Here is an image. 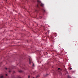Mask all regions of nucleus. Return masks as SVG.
Segmentation results:
<instances>
[{
    "instance_id": "17",
    "label": "nucleus",
    "mask_w": 78,
    "mask_h": 78,
    "mask_svg": "<svg viewBox=\"0 0 78 78\" xmlns=\"http://www.w3.org/2000/svg\"><path fill=\"white\" fill-rule=\"evenodd\" d=\"M5 76H8V74H5Z\"/></svg>"
},
{
    "instance_id": "16",
    "label": "nucleus",
    "mask_w": 78,
    "mask_h": 78,
    "mask_svg": "<svg viewBox=\"0 0 78 78\" xmlns=\"http://www.w3.org/2000/svg\"><path fill=\"white\" fill-rule=\"evenodd\" d=\"M54 34H55V36H56V33H54Z\"/></svg>"
},
{
    "instance_id": "26",
    "label": "nucleus",
    "mask_w": 78,
    "mask_h": 78,
    "mask_svg": "<svg viewBox=\"0 0 78 78\" xmlns=\"http://www.w3.org/2000/svg\"><path fill=\"white\" fill-rule=\"evenodd\" d=\"M47 34V33H46L45 34Z\"/></svg>"
},
{
    "instance_id": "2",
    "label": "nucleus",
    "mask_w": 78,
    "mask_h": 78,
    "mask_svg": "<svg viewBox=\"0 0 78 78\" xmlns=\"http://www.w3.org/2000/svg\"><path fill=\"white\" fill-rule=\"evenodd\" d=\"M42 11L43 12H45V9H42Z\"/></svg>"
},
{
    "instance_id": "24",
    "label": "nucleus",
    "mask_w": 78,
    "mask_h": 78,
    "mask_svg": "<svg viewBox=\"0 0 78 78\" xmlns=\"http://www.w3.org/2000/svg\"><path fill=\"white\" fill-rule=\"evenodd\" d=\"M36 12H37V11H36Z\"/></svg>"
},
{
    "instance_id": "13",
    "label": "nucleus",
    "mask_w": 78,
    "mask_h": 78,
    "mask_svg": "<svg viewBox=\"0 0 78 78\" xmlns=\"http://www.w3.org/2000/svg\"><path fill=\"white\" fill-rule=\"evenodd\" d=\"M30 78V76H28V78Z\"/></svg>"
},
{
    "instance_id": "1",
    "label": "nucleus",
    "mask_w": 78,
    "mask_h": 78,
    "mask_svg": "<svg viewBox=\"0 0 78 78\" xmlns=\"http://www.w3.org/2000/svg\"><path fill=\"white\" fill-rule=\"evenodd\" d=\"M37 2L38 3V4H40L41 6H42V7H43L44 6V4L41 3V2L40 1L37 0Z\"/></svg>"
},
{
    "instance_id": "3",
    "label": "nucleus",
    "mask_w": 78,
    "mask_h": 78,
    "mask_svg": "<svg viewBox=\"0 0 78 78\" xmlns=\"http://www.w3.org/2000/svg\"><path fill=\"white\" fill-rule=\"evenodd\" d=\"M29 64H31V62H32V61L29 58Z\"/></svg>"
},
{
    "instance_id": "11",
    "label": "nucleus",
    "mask_w": 78,
    "mask_h": 78,
    "mask_svg": "<svg viewBox=\"0 0 78 78\" xmlns=\"http://www.w3.org/2000/svg\"><path fill=\"white\" fill-rule=\"evenodd\" d=\"M47 75H48V74H46L44 76H47Z\"/></svg>"
},
{
    "instance_id": "25",
    "label": "nucleus",
    "mask_w": 78,
    "mask_h": 78,
    "mask_svg": "<svg viewBox=\"0 0 78 78\" xmlns=\"http://www.w3.org/2000/svg\"><path fill=\"white\" fill-rule=\"evenodd\" d=\"M33 78H34V77H33Z\"/></svg>"
},
{
    "instance_id": "18",
    "label": "nucleus",
    "mask_w": 78,
    "mask_h": 78,
    "mask_svg": "<svg viewBox=\"0 0 78 78\" xmlns=\"http://www.w3.org/2000/svg\"><path fill=\"white\" fill-rule=\"evenodd\" d=\"M58 70H60V68H58Z\"/></svg>"
},
{
    "instance_id": "19",
    "label": "nucleus",
    "mask_w": 78,
    "mask_h": 78,
    "mask_svg": "<svg viewBox=\"0 0 78 78\" xmlns=\"http://www.w3.org/2000/svg\"><path fill=\"white\" fill-rule=\"evenodd\" d=\"M48 33H49V31L48 30Z\"/></svg>"
},
{
    "instance_id": "14",
    "label": "nucleus",
    "mask_w": 78,
    "mask_h": 78,
    "mask_svg": "<svg viewBox=\"0 0 78 78\" xmlns=\"http://www.w3.org/2000/svg\"><path fill=\"white\" fill-rule=\"evenodd\" d=\"M40 19H42V16H40Z\"/></svg>"
},
{
    "instance_id": "8",
    "label": "nucleus",
    "mask_w": 78,
    "mask_h": 78,
    "mask_svg": "<svg viewBox=\"0 0 78 78\" xmlns=\"http://www.w3.org/2000/svg\"><path fill=\"white\" fill-rule=\"evenodd\" d=\"M37 8H39V5H37Z\"/></svg>"
},
{
    "instance_id": "12",
    "label": "nucleus",
    "mask_w": 78,
    "mask_h": 78,
    "mask_svg": "<svg viewBox=\"0 0 78 78\" xmlns=\"http://www.w3.org/2000/svg\"><path fill=\"white\" fill-rule=\"evenodd\" d=\"M15 71H13V73H15Z\"/></svg>"
},
{
    "instance_id": "22",
    "label": "nucleus",
    "mask_w": 78,
    "mask_h": 78,
    "mask_svg": "<svg viewBox=\"0 0 78 78\" xmlns=\"http://www.w3.org/2000/svg\"><path fill=\"white\" fill-rule=\"evenodd\" d=\"M33 74H34V72H33Z\"/></svg>"
},
{
    "instance_id": "21",
    "label": "nucleus",
    "mask_w": 78,
    "mask_h": 78,
    "mask_svg": "<svg viewBox=\"0 0 78 78\" xmlns=\"http://www.w3.org/2000/svg\"><path fill=\"white\" fill-rule=\"evenodd\" d=\"M70 69V70H71V69H72V68H71Z\"/></svg>"
},
{
    "instance_id": "4",
    "label": "nucleus",
    "mask_w": 78,
    "mask_h": 78,
    "mask_svg": "<svg viewBox=\"0 0 78 78\" xmlns=\"http://www.w3.org/2000/svg\"><path fill=\"white\" fill-rule=\"evenodd\" d=\"M19 72H20V73H22V72H23V71H22V70H19Z\"/></svg>"
},
{
    "instance_id": "10",
    "label": "nucleus",
    "mask_w": 78,
    "mask_h": 78,
    "mask_svg": "<svg viewBox=\"0 0 78 78\" xmlns=\"http://www.w3.org/2000/svg\"><path fill=\"white\" fill-rule=\"evenodd\" d=\"M22 67V68H23V69H25V67Z\"/></svg>"
},
{
    "instance_id": "15",
    "label": "nucleus",
    "mask_w": 78,
    "mask_h": 78,
    "mask_svg": "<svg viewBox=\"0 0 78 78\" xmlns=\"http://www.w3.org/2000/svg\"><path fill=\"white\" fill-rule=\"evenodd\" d=\"M11 72V71H9V73H10Z\"/></svg>"
},
{
    "instance_id": "6",
    "label": "nucleus",
    "mask_w": 78,
    "mask_h": 78,
    "mask_svg": "<svg viewBox=\"0 0 78 78\" xmlns=\"http://www.w3.org/2000/svg\"><path fill=\"white\" fill-rule=\"evenodd\" d=\"M0 78H4V76H1Z\"/></svg>"
},
{
    "instance_id": "7",
    "label": "nucleus",
    "mask_w": 78,
    "mask_h": 78,
    "mask_svg": "<svg viewBox=\"0 0 78 78\" xmlns=\"http://www.w3.org/2000/svg\"><path fill=\"white\" fill-rule=\"evenodd\" d=\"M39 76H39V75H38L36 77H37V78H39Z\"/></svg>"
},
{
    "instance_id": "23",
    "label": "nucleus",
    "mask_w": 78,
    "mask_h": 78,
    "mask_svg": "<svg viewBox=\"0 0 78 78\" xmlns=\"http://www.w3.org/2000/svg\"><path fill=\"white\" fill-rule=\"evenodd\" d=\"M1 65V63H0V66Z\"/></svg>"
},
{
    "instance_id": "20",
    "label": "nucleus",
    "mask_w": 78,
    "mask_h": 78,
    "mask_svg": "<svg viewBox=\"0 0 78 78\" xmlns=\"http://www.w3.org/2000/svg\"><path fill=\"white\" fill-rule=\"evenodd\" d=\"M5 69L7 70V68H5Z\"/></svg>"
},
{
    "instance_id": "9",
    "label": "nucleus",
    "mask_w": 78,
    "mask_h": 78,
    "mask_svg": "<svg viewBox=\"0 0 78 78\" xmlns=\"http://www.w3.org/2000/svg\"><path fill=\"white\" fill-rule=\"evenodd\" d=\"M68 78H71V77L70 76H68Z\"/></svg>"
},
{
    "instance_id": "5",
    "label": "nucleus",
    "mask_w": 78,
    "mask_h": 78,
    "mask_svg": "<svg viewBox=\"0 0 78 78\" xmlns=\"http://www.w3.org/2000/svg\"><path fill=\"white\" fill-rule=\"evenodd\" d=\"M32 63L33 64L32 67H34V63H33L32 62Z\"/></svg>"
}]
</instances>
